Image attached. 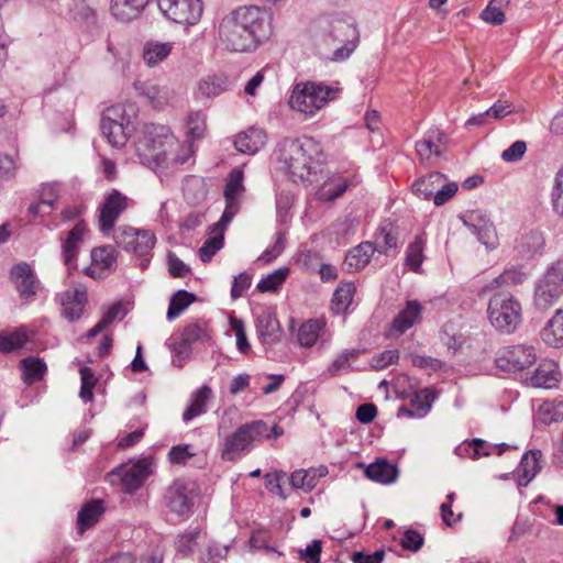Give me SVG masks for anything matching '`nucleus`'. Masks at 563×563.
Here are the masks:
<instances>
[{
  "mask_svg": "<svg viewBox=\"0 0 563 563\" xmlns=\"http://www.w3.org/2000/svg\"><path fill=\"white\" fill-rule=\"evenodd\" d=\"M10 279L14 284L16 291L23 299H33L41 288V283L30 264L21 262L12 266Z\"/></svg>",
  "mask_w": 563,
  "mask_h": 563,
  "instance_id": "6ab92c4d",
  "label": "nucleus"
},
{
  "mask_svg": "<svg viewBox=\"0 0 563 563\" xmlns=\"http://www.w3.org/2000/svg\"><path fill=\"white\" fill-rule=\"evenodd\" d=\"M542 340L550 346H563V309L556 310L541 331Z\"/></svg>",
  "mask_w": 563,
  "mask_h": 563,
  "instance_id": "e433bc0d",
  "label": "nucleus"
},
{
  "mask_svg": "<svg viewBox=\"0 0 563 563\" xmlns=\"http://www.w3.org/2000/svg\"><path fill=\"white\" fill-rule=\"evenodd\" d=\"M289 269L278 268L267 276L263 277L256 285V288L261 292L276 291L280 285L285 282Z\"/></svg>",
  "mask_w": 563,
  "mask_h": 563,
  "instance_id": "13d9d810",
  "label": "nucleus"
},
{
  "mask_svg": "<svg viewBox=\"0 0 563 563\" xmlns=\"http://www.w3.org/2000/svg\"><path fill=\"white\" fill-rule=\"evenodd\" d=\"M79 372H80V380H81L79 397L81 398V400L84 402H90L93 398L92 390L96 386L97 378H96L92 369L89 367H86V366L81 367Z\"/></svg>",
  "mask_w": 563,
  "mask_h": 563,
  "instance_id": "052dcab7",
  "label": "nucleus"
},
{
  "mask_svg": "<svg viewBox=\"0 0 563 563\" xmlns=\"http://www.w3.org/2000/svg\"><path fill=\"white\" fill-rule=\"evenodd\" d=\"M161 12L170 21L184 24H197L203 12L201 0H157Z\"/></svg>",
  "mask_w": 563,
  "mask_h": 563,
  "instance_id": "4468645a",
  "label": "nucleus"
},
{
  "mask_svg": "<svg viewBox=\"0 0 563 563\" xmlns=\"http://www.w3.org/2000/svg\"><path fill=\"white\" fill-rule=\"evenodd\" d=\"M435 399V395L432 389L423 388L415 393L410 399V407L416 410V417H424L431 409V404Z\"/></svg>",
  "mask_w": 563,
  "mask_h": 563,
  "instance_id": "5fc2aeb1",
  "label": "nucleus"
},
{
  "mask_svg": "<svg viewBox=\"0 0 563 563\" xmlns=\"http://www.w3.org/2000/svg\"><path fill=\"white\" fill-rule=\"evenodd\" d=\"M19 366L22 371V379L27 385L41 382L47 372L46 363L37 356L22 358Z\"/></svg>",
  "mask_w": 563,
  "mask_h": 563,
  "instance_id": "2f4dec72",
  "label": "nucleus"
},
{
  "mask_svg": "<svg viewBox=\"0 0 563 563\" xmlns=\"http://www.w3.org/2000/svg\"><path fill=\"white\" fill-rule=\"evenodd\" d=\"M542 453L540 450H531L526 453L520 462V475L518 483L520 486H527L540 472V459Z\"/></svg>",
  "mask_w": 563,
  "mask_h": 563,
  "instance_id": "4c0bfd02",
  "label": "nucleus"
},
{
  "mask_svg": "<svg viewBox=\"0 0 563 563\" xmlns=\"http://www.w3.org/2000/svg\"><path fill=\"white\" fill-rule=\"evenodd\" d=\"M322 27L333 42L341 43L333 51L331 59L341 62L350 57L358 44V32L352 20L334 16L321 20Z\"/></svg>",
  "mask_w": 563,
  "mask_h": 563,
  "instance_id": "6e6552de",
  "label": "nucleus"
},
{
  "mask_svg": "<svg viewBox=\"0 0 563 563\" xmlns=\"http://www.w3.org/2000/svg\"><path fill=\"white\" fill-rule=\"evenodd\" d=\"M399 358L398 350H386L379 354H376L372 357L371 366L374 369H384L388 365L394 364Z\"/></svg>",
  "mask_w": 563,
  "mask_h": 563,
  "instance_id": "69168bd1",
  "label": "nucleus"
},
{
  "mask_svg": "<svg viewBox=\"0 0 563 563\" xmlns=\"http://www.w3.org/2000/svg\"><path fill=\"white\" fill-rule=\"evenodd\" d=\"M151 474V463L143 459L131 465H120L109 473L111 483L119 479L122 484V490L126 494H133L140 489Z\"/></svg>",
  "mask_w": 563,
  "mask_h": 563,
  "instance_id": "dca6fc26",
  "label": "nucleus"
},
{
  "mask_svg": "<svg viewBox=\"0 0 563 563\" xmlns=\"http://www.w3.org/2000/svg\"><path fill=\"white\" fill-rule=\"evenodd\" d=\"M133 206L132 199L117 189H112L106 195L103 201L98 207V227L103 234L113 231L115 222L121 214Z\"/></svg>",
  "mask_w": 563,
  "mask_h": 563,
  "instance_id": "f8f14e48",
  "label": "nucleus"
},
{
  "mask_svg": "<svg viewBox=\"0 0 563 563\" xmlns=\"http://www.w3.org/2000/svg\"><path fill=\"white\" fill-rule=\"evenodd\" d=\"M211 388L207 385L201 386L191 396V402L189 407L183 413V420L188 422L194 418L206 412V405L208 399L211 397Z\"/></svg>",
  "mask_w": 563,
  "mask_h": 563,
  "instance_id": "a19ab883",
  "label": "nucleus"
},
{
  "mask_svg": "<svg viewBox=\"0 0 563 563\" xmlns=\"http://www.w3.org/2000/svg\"><path fill=\"white\" fill-rule=\"evenodd\" d=\"M197 296L185 289L177 290L170 298L166 317L168 321L178 318L195 300Z\"/></svg>",
  "mask_w": 563,
  "mask_h": 563,
  "instance_id": "37998d69",
  "label": "nucleus"
},
{
  "mask_svg": "<svg viewBox=\"0 0 563 563\" xmlns=\"http://www.w3.org/2000/svg\"><path fill=\"white\" fill-rule=\"evenodd\" d=\"M272 14L264 8L240 7L224 15L218 26L220 42L232 52L255 49L272 35Z\"/></svg>",
  "mask_w": 563,
  "mask_h": 563,
  "instance_id": "f257e3e1",
  "label": "nucleus"
},
{
  "mask_svg": "<svg viewBox=\"0 0 563 563\" xmlns=\"http://www.w3.org/2000/svg\"><path fill=\"white\" fill-rule=\"evenodd\" d=\"M201 537V531L198 528L187 530L175 539L176 554L180 558H187L194 553L198 541Z\"/></svg>",
  "mask_w": 563,
  "mask_h": 563,
  "instance_id": "a18cd8bd",
  "label": "nucleus"
},
{
  "mask_svg": "<svg viewBox=\"0 0 563 563\" xmlns=\"http://www.w3.org/2000/svg\"><path fill=\"white\" fill-rule=\"evenodd\" d=\"M372 243L375 251L389 255L391 251H396L398 245L397 228L390 222L383 223L375 234V241Z\"/></svg>",
  "mask_w": 563,
  "mask_h": 563,
  "instance_id": "c85d7f7f",
  "label": "nucleus"
},
{
  "mask_svg": "<svg viewBox=\"0 0 563 563\" xmlns=\"http://www.w3.org/2000/svg\"><path fill=\"white\" fill-rule=\"evenodd\" d=\"M510 0H490L487 7L481 12V19L492 25H500L505 22L503 8L509 4Z\"/></svg>",
  "mask_w": 563,
  "mask_h": 563,
  "instance_id": "603ef678",
  "label": "nucleus"
},
{
  "mask_svg": "<svg viewBox=\"0 0 563 563\" xmlns=\"http://www.w3.org/2000/svg\"><path fill=\"white\" fill-rule=\"evenodd\" d=\"M133 87L137 95L145 98L155 109H163L173 97V92L166 86H159L152 80H135Z\"/></svg>",
  "mask_w": 563,
  "mask_h": 563,
  "instance_id": "aec40b11",
  "label": "nucleus"
},
{
  "mask_svg": "<svg viewBox=\"0 0 563 563\" xmlns=\"http://www.w3.org/2000/svg\"><path fill=\"white\" fill-rule=\"evenodd\" d=\"M484 445H488V442L482 439H473L472 441H464L457 445L454 453L460 457H470L477 460L482 456L501 455L506 450L510 448L507 443H500L498 446H492V451H481Z\"/></svg>",
  "mask_w": 563,
  "mask_h": 563,
  "instance_id": "393cba45",
  "label": "nucleus"
},
{
  "mask_svg": "<svg viewBox=\"0 0 563 563\" xmlns=\"http://www.w3.org/2000/svg\"><path fill=\"white\" fill-rule=\"evenodd\" d=\"M318 152L319 145L311 137L285 139L279 143V167L294 183H311L317 175L318 163L314 155Z\"/></svg>",
  "mask_w": 563,
  "mask_h": 563,
  "instance_id": "f03ea898",
  "label": "nucleus"
},
{
  "mask_svg": "<svg viewBox=\"0 0 563 563\" xmlns=\"http://www.w3.org/2000/svg\"><path fill=\"white\" fill-rule=\"evenodd\" d=\"M194 483L185 478L175 479L164 492L165 507L179 518H188L194 508Z\"/></svg>",
  "mask_w": 563,
  "mask_h": 563,
  "instance_id": "9b49d317",
  "label": "nucleus"
},
{
  "mask_svg": "<svg viewBox=\"0 0 563 563\" xmlns=\"http://www.w3.org/2000/svg\"><path fill=\"white\" fill-rule=\"evenodd\" d=\"M170 52V43L148 42L144 45L143 58L146 65L154 67L166 59Z\"/></svg>",
  "mask_w": 563,
  "mask_h": 563,
  "instance_id": "49530a36",
  "label": "nucleus"
},
{
  "mask_svg": "<svg viewBox=\"0 0 563 563\" xmlns=\"http://www.w3.org/2000/svg\"><path fill=\"white\" fill-rule=\"evenodd\" d=\"M528 278V273L522 265L511 266L505 269L498 277L492 282V286H516L522 284Z\"/></svg>",
  "mask_w": 563,
  "mask_h": 563,
  "instance_id": "3c124183",
  "label": "nucleus"
},
{
  "mask_svg": "<svg viewBox=\"0 0 563 563\" xmlns=\"http://www.w3.org/2000/svg\"><path fill=\"white\" fill-rule=\"evenodd\" d=\"M227 227H218L214 224V229L219 230V234L214 235L205 241L203 245L199 249V256L203 263H208L212 260L218 251L223 246V230Z\"/></svg>",
  "mask_w": 563,
  "mask_h": 563,
  "instance_id": "6e6d98bb",
  "label": "nucleus"
},
{
  "mask_svg": "<svg viewBox=\"0 0 563 563\" xmlns=\"http://www.w3.org/2000/svg\"><path fill=\"white\" fill-rule=\"evenodd\" d=\"M422 311V306L417 300L408 301L406 307L395 317L391 328L399 334L405 333L416 324Z\"/></svg>",
  "mask_w": 563,
  "mask_h": 563,
  "instance_id": "7c9ffc66",
  "label": "nucleus"
},
{
  "mask_svg": "<svg viewBox=\"0 0 563 563\" xmlns=\"http://www.w3.org/2000/svg\"><path fill=\"white\" fill-rule=\"evenodd\" d=\"M187 135L191 140L201 139L206 130V114L201 111L191 112L187 119Z\"/></svg>",
  "mask_w": 563,
  "mask_h": 563,
  "instance_id": "680f3d73",
  "label": "nucleus"
},
{
  "mask_svg": "<svg viewBox=\"0 0 563 563\" xmlns=\"http://www.w3.org/2000/svg\"><path fill=\"white\" fill-rule=\"evenodd\" d=\"M134 107L115 104L107 108L101 118V131L113 147H123L134 130Z\"/></svg>",
  "mask_w": 563,
  "mask_h": 563,
  "instance_id": "423d86ee",
  "label": "nucleus"
},
{
  "mask_svg": "<svg viewBox=\"0 0 563 563\" xmlns=\"http://www.w3.org/2000/svg\"><path fill=\"white\" fill-rule=\"evenodd\" d=\"M57 196L58 191L54 185H44L40 192V201L32 203L29 207V212L34 217L49 214L53 210Z\"/></svg>",
  "mask_w": 563,
  "mask_h": 563,
  "instance_id": "79ce46f5",
  "label": "nucleus"
},
{
  "mask_svg": "<svg viewBox=\"0 0 563 563\" xmlns=\"http://www.w3.org/2000/svg\"><path fill=\"white\" fill-rule=\"evenodd\" d=\"M545 239L542 232L531 230L522 233L515 244V252L523 261H530L543 253Z\"/></svg>",
  "mask_w": 563,
  "mask_h": 563,
  "instance_id": "412c9836",
  "label": "nucleus"
},
{
  "mask_svg": "<svg viewBox=\"0 0 563 563\" xmlns=\"http://www.w3.org/2000/svg\"><path fill=\"white\" fill-rule=\"evenodd\" d=\"M230 86L231 82L227 75H209L199 81L198 90L206 98H214L227 91Z\"/></svg>",
  "mask_w": 563,
  "mask_h": 563,
  "instance_id": "58836bf2",
  "label": "nucleus"
},
{
  "mask_svg": "<svg viewBox=\"0 0 563 563\" xmlns=\"http://www.w3.org/2000/svg\"><path fill=\"white\" fill-rule=\"evenodd\" d=\"M563 294V258L558 260L548 268L538 282L534 291V303L545 310L555 303Z\"/></svg>",
  "mask_w": 563,
  "mask_h": 563,
  "instance_id": "9d476101",
  "label": "nucleus"
},
{
  "mask_svg": "<svg viewBox=\"0 0 563 563\" xmlns=\"http://www.w3.org/2000/svg\"><path fill=\"white\" fill-rule=\"evenodd\" d=\"M426 241L422 235H417L406 250L405 265L412 272L419 273L424 261Z\"/></svg>",
  "mask_w": 563,
  "mask_h": 563,
  "instance_id": "c03bdc74",
  "label": "nucleus"
},
{
  "mask_svg": "<svg viewBox=\"0 0 563 563\" xmlns=\"http://www.w3.org/2000/svg\"><path fill=\"white\" fill-rule=\"evenodd\" d=\"M375 252L372 242H364L353 247L345 256L344 265L349 271H358L364 268L371 261Z\"/></svg>",
  "mask_w": 563,
  "mask_h": 563,
  "instance_id": "f704fd0d",
  "label": "nucleus"
},
{
  "mask_svg": "<svg viewBox=\"0 0 563 563\" xmlns=\"http://www.w3.org/2000/svg\"><path fill=\"white\" fill-rule=\"evenodd\" d=\"M267 430H269L268 426L262 420L240 426L225 438L221 450L222 460L232 462L241 459L251 451L254 442L260 441Z\"/></svg>",
  "mask_w": 563,
  "mask_h": 563,
  "instance_id": "0eeeda50",
  "label": "nucleus"
},
{
  "mask_svg": "<svg viewBox=\"0 0 563 563\" xmlns=\"http://www.w3.org/2000/svg\"><path fill=\"white\" fill-rule=\"evenodd\" d=\"M324 323L321 320L310 319L298 329L297 339L301 346L311 347L318 340Z\"/></svg>",
  "mask_w": 563,
  "mask_h": 563,
  "instance_id": "09e8293b",
  "label": "nucleus"
},
{
  "mask_svg": "<svg viewBox=\"0 0 563 563\" xmlns=\"http://www.w3.org/2000/svg\"><path fill=\"white\" fill-rule=\"evenodd\" d=\"M255 325L262 344L273 345L278 341L280 325L273 311L262 309L256 316Z\"/></svg>",
  "mask_w": 563,
  "mask_h": 563,
  "instance_id": "4be33fe9",
  "label": "nucleus"
},
{
  "mask_svg": "<svg viewBox=\"0 0 563 563\" xmlns=\"http://www.w3.org/2000/svg\"><path fill=\"white\" fill-rule=\"evenodd\" d=\"M411 189L418 198L432 199L435 206H442L456 194L459 186L455 181L448 180L444 174L432 172L417 179Z\"/></svg>",
  "mask_w": 563,
  "mask_h": 563,
  "instance_id": "1a4fd4ad",
  "label": "nucleus"
},
{
  "mask_svg": "<svg viewBox=\"0 0 563 563\" xmlns=\"http://www.w3.org/2000/svg\"><path fill=\"white\" fill-rule=\"evenodd\" d=\"M339 93V88L328 86L323 82H298L292 88L289 106L298 112L312 117L328 102L335 100Z\"/></svg>",
  "mask_w": 563,
  "mask_h": 563,
  "instance_id": "20e7f679",
  "label": "nucleus"
},
{
  "mask_svg": "<svg viewBox=\"0 0 563 563\" xmlns=\"http://www.w3.org/2000/svg\"><path fill=\"white\" fill-rule=\"evenodd\" d=\"M266 143V134L264 130L250 128L236 135L234 140L235 148L249 155L257 153Z\"/></svg>",
  "mask_w": 563,
  "mask_h": 563,
  "instance_id": "bb28decb",
  "label": "nucleus"
},
{
  "mask_svg": "<svg viewBox=\"0 0 563 563\" xmlns=\"http://www.w3.org/2000/svg\"><path fill=\"white\" fill-rule=\"evenodd\" d=\"M106 507L102 499H92L85 504L77 515V529L84 532L92 528L104 514Z\"/></svg>",
  "mask_w": 563,
  "mask_h": 563,
  "instance_id": "cd10ccee",
  "label": "nucleus"
},
{
  "mask_svg": "<svg viewBox=\"0 0 563 563\" xmlns=\"http://www.w3.org/2000/svg\"><path fill=\"white\" fill-rule=\"evenodd\" d=\"M560 373L554 362L539 364L533 374L527 378V384L533 388L551 389L558 386Z\"/></svg>",
  "mask_w": 563,
  "mask_h": 563,
  "instance_id": "a878e982",
  "label": "nucleus"
},
{
  "mask_svg": "<svg viewBox=\"0 0 563 563\" xmlns=\"http://www.w3.org/2000/svg\"><path fill=\"white\" fill-rule=\"evenodd\" d=\"M91 262L95 266L101 267L106 272L114 268L117 262V252L112 246H100L91 251Z\"/></svg>",
  "mask_w": 563,
  "mask_h": 563,
  "instance_id": "864d4df0",
  "label": "nucleus"
},
{
  "mask_svg": "<svg viewBox=\"0 0 563 563\" xmlns=\"http://www.w3.org/2000/svg\"><path fill=\"white\" fill-rule=\"evenodd\" d=\"M328 474L324 466L320 468L297 470L290 475V484L294 488L311 492L318 483V479Z\"/></svg>",
  "mask_w": 563,
  "mask_h": 563,
  "instance_id": "473e14b6",
  "label": "nucleus"
},
{
  "mask_svg": "<svg viewBox=\"0 0 563 563\" xmlns=\"http://www.w3.org/2000/svg\"><path fill=\"white\" fill-rule=\"evenodd\" d=\"M118 246L140 257L146 256L156 243L155 234L150 230H139L122 225L114 231Z\"/></svg>",
  "mask_w": 563,
  "mask_h": 563,
  "instance_id": "ddd939ff",
  "label": "nucleus"
},
{
  "mask_svg": "<svg viewBox=\"0 0 563 563\" xmlns=\"http://www.w3.org/2000/svg\"><path fill=\"white\" fill-rule=\"evenodd\" d=\"M243 179L244 174L242 169L234 168L230 172L223 191L225 208L220 220L217 222L218 227H227L239 213L243 194L245 192Z\"/></svg>",
  "mask_w": 563,
  "mask_h": 563,
  "instance_id": "2eb2a0df",
  "label": "nucleus"
},
{
  "mask_svg": "<svg viewBox=\"0 0 563 563\" xmlns=\"http://www.w3.org/2000/svg\"><path fill=\"white\" fill-rule=\"evenodd\" d=\"M459 218L487 250L497 247L498 238L495 227L485 213L481 210H468L460 214Z\"/></svg>",
  "mask_w": 563,
  "mask_h": 563,
  "instance_id": "f3484780",
  "label": "nucleus"
},
{
  "mask_svg": "<svg viewBox=\"0 0 563 563\" xmlns=\"http://www.w3.org/2000/svg\"><path fill=\"white\" fill-rule=\"evenodd\" d=\"M441 342L453 353L463 344V336L456 331L452 322L445 323L440 331Z\"/></svg>",
  "mask_w": 563,
  "mask_h": 563,
  "instance_id": "bf43d9fd",
  "label": "nucleus"
},
{
  "mask_svg": "<svg viewBox=\"0 0 563 563\" xmlns=\"http://www.w3.org/2000/svg\"><path fill=\"white\" fill-rule=\"evenodd\" d=\"M552 205L554 211L563 218V168L555 177V185L552 191Z\"/></svg>",
  "mask_w": 563,
  "mask_h": 563,
  "instance_id": "774afa93",
  "label": "nucleus"
},
{
  "mask_svg": "<svg viewBox=\"0 0 563 563\" xmlns=\"http://www.w3.org/2000/svg\"><path fill=\"white\" fill-rule=\"evenodd\" d=\"M488 320L501 333H512L521 322V305L509 292H496L488 302Z\"/></svg>",
  "mask_w": 563,
  "mask_h": 563,
  "instance_id": "39448f33",
  "label": "nucleus"
},
{
  "mask_svg": "<svg viewBox=\"0 0 563 563\" xmlns=\"http://www.w3.org/2000/svg\"><path fill=\"white\" fill-rule=\"evenodd\" d=\"M286 244V232L277 231L275 233V242L273 245L268 246L263 254L258 257V261L264 263H271L275 258H277L284 251Z\"/></svg>",
  "mask_w": 563,
  "mask_h": 563,
  "instance_id": "e2e57ef3",
  "label": "nucleus"
},
{
  "mask_svg": "<svg viewBox=\"0 0 563 563\" xmlns=\"http://www.w3.org/2000/svg\"><path fill=\"white\" fill-rule=\"evenodd\" d=\"M175 144V137L167 126L145 123L139 132L135 147L142 164L157 169L167 164L168 152Z\"/></svg>",
  "mask_w": 563,
  "mask_h": 563,
  "instance_id": "7ed1b4c3",
  "label": "nucleus"
},
{
  "mask_svg": "<svg viewBox=\"0 0 563 563\" xmlns=\"http://www.w3.org/2000/svg\"><path fill=\"white\" fill-rule=\"evenodd\" d=\"M357 179L353 177L336 176L325 181L320 189V198L325 201H333L342 196L350 187L355 186Z\"/></svg>",
  "mask_w": 563,
  "mask_h": 563,
  "instance_id": "c9c22d12",
  "label": "nucleus"
},
{
  "mask_svg": "<svg viewBox=\"0 0 563 563\" xmlns=\"http://www.w3.org/2000/svg\"><path fill=\"white\" fill-rule=\"evenodd\" d=\"M445 135L439 129H430L426 132L422 140L429 143V147L433 155L441 156L445 150L444 145Z\"/></svg>",
  "mask_w": 563,
  "mask_h": 563,
  "instance_id": "0e129e2a",
  "label": "nucleus"
},
{
  "mask_svg": "<svg viewBox=\"0 0 563 563\" xmlns=\"http://www.w3.org/2000/svg\"><path fill=\"white\" fill-rule=\"evenodd\" d=\"M87 302V292L81 288L67 289L62 294V316L69 320H78Z\"/></svg>",
  "mask_w": 563,
  "mask_h": 563,
  "instance_id": "5701e85b",
  "label": "nucleus"
},
{
  "mask_svg": "<svg viewBox=\"0 0 563 563\" xmlns=\"http://www.w3.org/2000/svg\"><path fill=\"white\" fill-rule=\"evenodd\" d=\"M365 475L374 482L390 484L397 479L398 468L386 460H382L371 463L365 470Z\"/></svg>",
  "mask_w": 563,
  "mask_h": 563,
  "instance_id": "72a5a7b5",
  "label": "nucleus"
},
{
  "mask_svg": "<svg viewBox=\"0 0 563 563\" xmlns=\"http://www.w3.org/2000/svg\"><path fill=\"white\" fill-rule=\"evenodd\" d=\"M181 336L190 344L209 340L208 325L205 321L196 320L185 325Z\"/></svg>",
  "mask_w": 563,
  "mask_h": 563,
  "instance_id": "4d7b16f0",
  "label": "nucleus"
},
{
  "mask_svg": "<svg viewBox=\"0 0 563 563\" xmlns=\"http://www.w3.org/2000/svg\"><path fill=\"white\" fill-rule=\"evenodd\" d=\"M423 537L417 530L409 529L404 532L400 544L405 550L417 552L423 545Z\"/></svg>",
  "mask_w": 563,
  "mask_h": 563,
  "instance_id": "338daca9",
  "label": "nucleus"
},
{
  "mask_svg": "<svg viewBox=\"0 0 563 563\" xmlns=\"http://www.w3.org/2000/svg\"><path fill=\"white\" fill-rule=\"evenodd\" d=\"M355 289L353 283L340 284L336 287L332 297V310L335 313H343L347 310L353 301Z\"/></svg>",
  "mask_w": 563,
  "mask_h": 563,
  "instance_id": "de8ad7c7",
  "label": "nucleus"
},
{
  "mask_svg": "<svg viewBox=\"0 0 563 563\" xmlns=\"http://www.w3.org/2000/svg\"><path fill=\"white\" fill-rule=\"evenodd\" d=\"M537 360L533 346L515 345L501 350L495 360L496 366L505 372L523 371Z\"/></svg>",
  "mask_w": 563,
  "mask_h": 563,
  "instance_id": "a211bd4d",
  "label": "nucleus"
},
{
  "mask_svg": "<svg viewBox=\"0 0 563 563\" xmlns=\"http://www.w3.org/2000/svg\"><path fill=\"white\" fill-rule=\"evenodd\" d=\"M151 0H112L111 12L120 21L137 18Z\"/></svg>",
  "mask_w": 563,
  "mask_h": 563,
  "instance_id": "c756f323",
  "label": "nucleus"
},
{
  "mask_svg": "<svg viewBox=\"0 0 563 563\" xmlns=\"http://www.w3.org/2000/svg\"><path fill=\"white\" fill-rule=\"evenodd\" d=\"M358 356L360 350H345L331 362L325 371V375L329 377H336L346 373L351 368L350 362L355 361Z\"/></svg>",
  "mask_w": 563,
  "mask_h": 563,
  "instance_id": "8fccbe9b",
  "label": "nucleus"
},
{
  "mask_svg": "<svg viewBox=\"0 0 563 563\" xmlns=\"http://www.w3.org/2000/svg\"><path fill=\"white\" fill-rule=\"evenodd\" d=\"M30 341V332L25 327H19L10 332H0V352L11 353L23 347Z\"/></svg>",
  "mask_w": 563,
  "mask_h": 563,
  "instance_id": "ea45409f",
  "label": "nucleus"
},
{
  "mask_svg": "<svg viewBox=\"0 0 563 563\" xmlns=\"http://www.w3.org/2000/svg\"><path fill=\"white\" fill-rule=\"evenodd\" d=\"M86 225L84 222H78L68 233L62 244V255L64 264L68 269L76 266L77 255L80 244L86 233Z\"/></svg>",
  "mask_w": 563,
  "mask_h": 563,
  "instance_id": "b1692460",
  "label": "nucleus"
}]
</instances>
